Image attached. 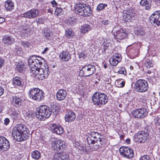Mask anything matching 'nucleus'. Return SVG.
Returning <instances> with one entry per match:
<instances>
[{
  "label": "nucleus",
  "mask_w": 160,
  "mask_h": 160,
  "mask_svg": "<svg viewBox=\"0 0 160 160\" xmlns=\"http://www.w3.org/2000/svg\"><path fill=\"white\" fill-rule=\"evenodd\" d=\"M63 13V10L62 8H57L55 10L54 14L57 16H61Z\"/></svg>",
  "instance_id": "ea45409f"
},
{
  "label": "nucleus",
  "mask_w": 160,
  "mask_h": 160,
  "mask_svg": "<svg viewBox=\"0 0 160 160\" xmlns=\"http://www.w3.org/2000/svg\"><path fill=\"white\" fill-rule=\"evenodd\" d=\"M119 151L122 156L128 159L132 158L134 155L133 150L128 147L122 146L120 148Z\"/></svg>",
  "instance_id": "6e6552de"
},
{
  "label": "nucleus",
  "mask_w": 160,
  "mask_h": 160,
  "mask_svg": "<svg viewBox=\"0 0 160 160\" xmlns=\"http://www.w3.org/2000/svg\"><path fill=\"white\" fill-rule=\"evenodd\" d=\"M21 45L26 48H28L30 44V43L29 42L26 41H21Z\"/></svg>",
  "instance_id": "8fccbe9b"
},
{
  "label": "nucleus",
  "mask_w": 160,
  "mask_h": 160,
  "mask_svg": "<svg viewBox=\"0 0 160 160\" xmlns=\"http://www.w3.org/2000/svg\"><path fill=\"white\" fill-rule=\"evenodd\" d=\"M48 12L51 13H52L53 12V10L51 8H49L48 9Z\"/></svg>",
  "instance_id": "69168bd1"
},
{
  "label": "nucleus",
  "mask_w": 160,
  "mask_h": 160,
  "mask_svg": "<svg viewBox=\"0 0 160 160\" xmlns=\"http://www.w3.org/2000/svg\"><path fill=\"white\" fill-rule=\"evenodd\" d=\"M134 88L138 92H145L148 89V84L145 80L140 79L135 82Z\"/></svg>",
  "instance_id": "423d86ee"
},
{
  "label": "nucleus",
  "mask_w": 160,
  "mask_h": 160,
  "mask_svg": "<svg viewBox=\"0 0 160 160\" xmlns=\"http://www.w3.org/2000/svg\"><path fill=\"white\" fill-rule=\"evenodd\" d=\"M123 18L124 19V20L126 21H128V20H130V19L132 17L131 16L128 14L126 11L124 12L123 13Z\"/></svg>",
  "instance_id": "37998d69"
},
{
  "label": "nucleus",
  "mask_w": 160,
  "mask_h": 160,
  "mask_svg": "<svg viewBox=\"0 0 160 160\" xmlns=\"http://www.w3.org/2000/svg\"><path fill=\"white\" fill-rule=\"evenodd\" d=\"M91 9L89 5L84 3L77 4L75 7L76 13L83 17L89 16L91 13Z\"/></svg>",
  "instance_id": "20e7f679"
},
{
  "label": "nucleus",
  "mask_w": 160,
  "mask_h": 160,
  "mask_svg": "<svg viewBox=\"0 0 160 160\" xmlns=\"http://www.w3.org/2000/svg\"><path fill=\"white\" fill-rule=\"evenodd\" d=\"M71 55L68 52L63 51L61 52L59 57L63 61H67L71 58Z\"/></svg>",
  "instance_id": "b1692460"
},
{
  "label": "nucleus",
  "mask_w": 160,
  "mask_h": 160,
  "mask_svg": "<svg viewBox=\"0 0 160 160\" xmlns=\"http://www.w3.org/2000/svg\"><path fill=\"white\" fill-rule=\"evenodd\" d=\"M150 21L152 24L155 26L160 25V11H156L151 15Z\"/></svg>",
  "instance_id": "9d476101"
},
{
  "label": "nucleus",
  "mask_w": 160,
  "mask_h": 160,
  "mask_svg": "<svg viewBox=\"0 0 160 160\" xmlns=\"http://www.w3.org/2000/svg\"><path fill=\"white\" fill-rule=\"evenodd\" d=\"M59 158L60 160H69V155L66 153H62Z\"/></svg>",
  "instance_id": "c03bdc74"
},
{
  "label": "nucleus",
  "mask_w": 160,
  "mask_h": 160,
  "mask_svg": "<svg viewBox=\"0 0 160 160\" xmlns=\"http://www.w3.org/2000/svg\"><path fill=\"white\" fill-rule=\"evenodd\" d=\"M153 122L156 126H160V118L159 117L155 118Z\"/></svg>",
  "instance_id": "603ef678"
},
{
  "label": "nucleus",
  "mask_w": 160,
  "mask_h": 160,
  "mask_svg": "<svg viewBox=\"0 0 160 160\" xmlns=\"http://www.w3.org/2000/svg\"><path fill=\"white\" fill-rule=\"evenodd\" d=\"M25 69V65L23 64L18 63L16 65V69L18 72H22Z\"/></svg>",
  "instance_id": "a19ab883"
},
{
  "label": "nucleus",
  "mask_w": 160,
  "mask_h": 160,
  "mask_svg": "<svg viewBox=\"0 0 160 160\" xmlns=\"http://www.w3.org/2000/svg\"><path fill=\"white\" fill-rule=\"evenodd\" d=\"M65 32L66 37L68 38H70L71 37L74 35V33L73 32L72 30L70 29L67 28L66 29Z\"/></svg>",
  "instance_id": "4c0bfd02"
},
{
  "label": "nucleus",
  "mask_w": 160,
  "mask_h": 160,
  "mask_svg": "<svg viewBox=\"0 0 160 160\" xmlns=\"http://www.w3.org/2000/svg\"><path fill=\"white\" fill-rule=\"evenodd\" d=\"M44 93L42 92V91H41L38 92V93L35 95L34 97L32 99L35 100L39 101L43 99L44 96L43 94Z\"/></svg>",
  "instance_id": "7c9ffc66"
},
{
  "label": "nucleus",
  "mask_w": 160,
  "mask_h": 160,
  "mask_svg": "<svg viewBox=\"0 0 160 160\" xmlns=\"http://www.w3.org/2000/svg\"><path fill=\"white\" fill-rule=\"evenodd\" d=\"M96 71V66L94 65L88 64L84 66L80 71V73L84 77H88L92 75Z\"/></svg>",
  "instance_id": "0eeeda50"
},
{
  "label": "nucleus",
  "mask_w": 160,
  "mask_h": 160,
  "mask_svg": "<svg viewBox=\"0 0 160 160\" xmlns=\"http://www.w3.org/2000/svg\"><path fill=\"white\" fill-rule=\"evenodd\" d=\"M110 64L113 66H116L120 62L118 60H117L112 57H111L109 60Z\"/></svg>",
  "instance_id": "e433bc0d"
},
{
  "label": "nucleus",
  "mask_w": 160,
  "mask_h": 160,
  "mask_svg": "<svg viewBox=\"0 0 160 160\" xmlns=\"http://www.w3.org/2000/svg\"><path fill=\"white\" fill-rule=\"evenodd\" d=\"M4 92V89L2 87L0 86V96L2 95Z\"/></svg>",
  "instance_id": "13d9d810"
},
{
  "label": "nucleus",
  "mask_w": 160,
  "mask_h": 160,
  "mask_svg": "<svg viewBox=\"0 0 160 160\" xmlns=\"http://www.w3.org/2000/svg\"><path fill=\"white\" fill-rule=\"evenodd\" d=\"M112 57L118 60L119 61H121L122 60V56L121 54L118 53H115L113 54V56Z\"/></svg>",
  "instance_id": "49530a36"
},
{
  "label": "nucleus",
  "mask_w": 160,
  "mask_h": 160,
  "mask_svg": "<svg viewBox=\"0 0 160 160\" xmlns=\"http://www.w3.org/2000/svg\"><path fill=\"white\" fill-rule=\"evenodd\" d=\"M88 136L87 138V142L89 145L91 144L95 143L96 140L101 138H100L101 135L97 132H91L88 134Z\"/></svg>",
  "instance_id": "1a4fd4ad"
},
{
  "label": "nucleus",
  "mask_w": 160,
  "mask_h": 160,
  "mask_svg": "<svg viewBox=\"0 0 160 160\" xmlns=\"http://www.w3.org/2000/svg\"><path fill=\"white\" fill-rule=\"evenodd\" d=\"M29 130L24 124H18L12 130V134L14 139L18 142H22L27 139Z\"/></svg>",
  "instance_id": "f03ea898"
},
{
  "label": "nucleus",
  "mask_w": 160,
  "mask_h": 160,
  "mask_svg": "<svg viewBox=\"0 0 160 160\" xmlns=\"http://www.w3.org/2000/svg\"><path fill=\"white\" fill-rule=\"evenodd\" d=\"M4 6L8 11H11L14 8V4L11 0H8L4 2Z\"/></svg>",
  "instance_id": "412c9836"
},
{
  "label": "nucleus",
  "mask_w": 160,
  "mask_h": 160,
  "mask_svg": "<svg viewBox=\"0 0 160 160\" xmlns=\"http://www.w3.org/2000/svg\"><path fill=\"white\" fill-rule=\"evenodd\" d=\"M135 34L139 36H143L145 34V32L142 28H137L135 31Z\"/></svg>",
  "instance_id": "473e14b6"
},
{
  "label": "nucleus",
  "mask_w": 160,
  "mask_h": 160,
  "mask_svg": "<svg viewBox=\"0 0 160 160\" xmlns=\"http://www.w3.org/2000/svg\"><path fill=\"white\" fill-rule=\"evenodd\" d=\"M125 83V82L122 81L119 84V87L120 88L123 87L124 86Z\"/></svg>",
  "instance_id": "052dcab7"
},
{
  "label": "nucleus",
  "mask_w": 160,
  "mask_h": 160,
  "mask_svg": "<svg viewBox=\"0 0 160 160\" xmlns=\"http://www.w3.org/2000/svg\"><path fill=\"white\" fill-rule=\"evenodd\" d=\"M51 3L52 4L53 7H56L58 6V3L54 0L52 1L51 2Z\"/></svg>",
  "instance_id": "6e6d98bb"
},
{
  "label": "nucleus",
  "mask_w": 160,
  "mask_h": 160,
  "mask_svg": "<svg viewBox=\"0 0 160 160\" xmlns=\"http://www.w3.org/2000/svg\"><path fill=\"white\" fill-rule=\"evenodd\" d=\"M51 130L53 132L59 135L63 134L64 131L62 127L59 125L51 124L50 125Z\"/></svg>",
  "instance_id": "2eb2a0df"
},
{
  "label": "nucleus",
  "mask_w": 160,
  "mask_h": 160,
  "mask_svg": "<svg viewBox=\"0 0 160 160\" xmlns=\"http://www.w3.org/2000/svg\"><path fill=\"white\" fill-rule=\"evenodd\" d=\"M104 140L103 138H100V139L96 140V142L95 143L91 144L92 145L91 146V148L93 150H96L99 149L102 145V141Z\"/></svg>",
  "instance_id": "6ab92c4d"
},
{
  "label": "nucleus",
  "mask_w": 160,
  "mask_h": 160,
  "mask_svg": "<svg viewBox=\"0 0 160 160\" xmlns=\"http://www.w3.org/2000/svg\"><path fill=\"white\" fill-rule=\"evenodd\" d=\"M79 57L80 58H84L87 57V54L84 52H81L78 53Z\"/></svg>",
  "instance_id": "5fc2aeb1"
},
{
  "label": "nucleus",
  "mask_w": 160,
  "mask_h": 160,
  "mask_svg": "<svg viewBox=\"0 0 160 160\" xmlns=\"http://www.w3.org/2000/svg\"><path fill=\"white\" fill-rule=\"evenodd\" d=\"M25 116L27 119L31 120L32 118H33L35 116H36V115L34 113H33L32 112L28 111L26 113Z\"/></svg>",
  "instance_id": "79ce46f5"
},
{
  "label": "nucleus",
  "mask_w": 160,
  "mask_h": 160,
  "mask_svg": "<svg viewBox=\"0 0 160 160\" xmlns=\"http://www.w3.org/2000/svg\"><path fill=\"white\" fill-rule=\"evenodd\" d=\"M39 14V11L35 9H32L30 10L23 14L24 17L29 19H33L37 17Z\"/></svg>",
  "instance_id": "4468645a"
},
{
  "label": "nucleus",
  "mask_w": 160,
  "mask_h": 160,
  "mask_svg": "<svg viewBox=\"0 0 160 160\" xmlns=\"http://www.w3.org/2000/svg\"><path fill=\"white\" fill-rule=\"evenodd\" d=\"M41 90L38 88H33L31 89L30 90L29 92V95L30 98H32V99L36 95L40 92Z\"/></svg>",
  "instance_id": "393cba45"
},
{
  "label": "nucleus",
  "mask_w": 160,
  "mask_h": 160,
  "mask_svg": "<svg viewBox=\"0 0 160 160\" xmlns=\"http://www.w3.org/2000/svg\"><path fill=\"white\" fill-rule=\"evenodd\" d=\"M2 41L6 46H8L13 43L14 40L11 36L5 35L2 37Z\"/></svg>",
  "instance_id": "a211bd4d"
},
{
  "label": "nucleus",
  "mask_w": 160,
  "mask_h": 160,
  "mask_svg": "<svg viewBox=\"0 0 160 160\" xmlns=\"http://www.w3.org/2000/svg\"><path fill=\"white\" fill-rule=\"evenodd\" d=\"M37 57L35 55H32L30 57L28 60V63L30 67L31 68H36V58Z\"/></svg>",
  "instance_id": "5701e85b"
},
{
  "label": "nucleus",
  "mask_w": 160,
  "mask_h": 160,
  "mask_svg": "<svg viewBox=\"0 0 160 160\" xmlns=\"http://www.w3.org/2000/svg\"><path fill=\"white\" fill-rule=\"evenodd\" d=\"M151 0H141L140 4L143 7H145V8L147 10L150 9L151 7Z\"/></svg>",
  "instance_id": "4be33fe9"
},
{
  "label": "nucleus",
  "mask_w": 160,
  "mask_h": 160,
  "mask_svg": "<svg viewBox=\"0 0 160 160\" xmlns=\"http://www.w3.org/2000/svg\"><path fill=\"white\" fill-rule=\"evenodd\" d=\"M51 113L49 107L47 106L42 105L39 108V110L36 113V117L39 120H44L50 116Z\"/></svg>",
  "instance_id": "39448f33"
},
{
  "label": "nucleus",
  "mask_w": 160,
  "mask_h": 160,
  "mask_svg": "<svg viewBox=\"0 0 160 160\" xmlns=\"http://www.w3.org/2000/svg\"><path fill=\"white\" fill-rule=\"evenodd\" d=\"M107 6V4L100 3L97 6V9L98 11L103 9L105 7Z\"/></svg>",
  "instance_id": "a18cd8bd"
},
{
  "label": "nucleus",
  "mask_w": 160,
  "mask_h": 160,
  "mask_svg": "<svg viewBox=\"0 0 160 160\" xmlns=\"http://www.w3.org/2000/svg\"><path fill=\"white\" fill-rule=\"evenodd\" d=\"M36 58V68H31V72L36 75L40 80H43L47 78L49 74L48 68L47 64L44 63L42 65V61H43L42 58L37 57Z\"/></svg>",
  "instance_id": "f257e3e1"
},
{
  "label": "nucleus",
  "mask_w": 160,
  "mask_h": 160,
  "mask_svg": "<svg viewBox=\"0 0 160 160\" xmlns=\"http://www.w3.org/2000/svg\"><path fill=\"white\" fill-rule=\"evenodd\" d=\"M108 46L107 44H104V50H106L108 48Z\"/></svg>",
  "instance_id": "e2e57ef3"
},
{
  "label": "nucleus",
  "mask_w": 160,
  "mask_h": 160,
  "mask_svg": "<svg viewBox=\"0 0 160 160\" xmlns=\"http://www.w3.org/2000/svg\"><path fill=\"white\" fill-rule=\"evenodd\" d=\"M130 142V140L129 139H127L126 140V142L127 143H129Z\"/></svg>",
  "instance_id": "338daca9"
},
{
  "label": "nucleus",
  "mask_w": 160,
  "mask_h": 160,
  "mask_svg": "<svg viewBox=\"0 0 160 160\" xmlns=\"http://www.w3.org/2000/svg\"><path fill=\"white\" fill-rule=\"evenodd\" d=\"M10 147L8 141L3 137H0V150L6 151Z\"/></svg>",
  "instance_id": "f8f14e48"
},
{
  "label": "nucleus",
  "mask_w": 160,
  "mask_h": 160,
  "mask_svg": "<svg viewBox=\"0 0 160 160\" xmlns=\"http://www.w3.org/2000/svg\"><path fill=\"white\" fill-rule=\"evenodd\" d=\"M146 65L147 67L149 68L152 67L153 66V63L152 61L148 60L146 61Z\"/></svg>",
  "instance_id": "864d4df0"
},
{
  "label": "nucleus",
  "mask_w": 160,
  "mask_h": 160,
  "mask_svg": "<svg viewBox=\"0 0 160 160\" xmlns=\"http://www.w3.org/2000/svg\"><path fill=\"white\" fill-rule=\"evenodd\" d=\"M23 83L22 79L21 78L18 77H15L13 78L12 84L14 86H22Z\"/></svg>",
  "instance_id": "a878e982"
},
{
  "label": "nucleus",
  "mask_w": 160,
  "mask_h": 160,
  "mask_svg": "<svg viewBox=\"0 0 160 160\" xmlns=\"http://www.w3.org/2000/svg\"><path fill=\"white\" fill-rule=\"evenodd\" d=\"M59 144L58 147V150H65L67 148V146L65 144V142L64 141L62 140L61 139H59Z\"/></svg>",
  "instance_id": "72a5a7b5"
},
{
  "label": "nucleus",
  "mask_w": 160,
  "mask_h": 160,
  "mask_svg": "<svg viewBox=\"0 0 160 160\" xmlns=\"http://www.w3.org/2000/svg\"><path fill=\"white\" fill-rule=\"evenodd\" d=\"M4 60L0 57V68H1L4 63Z\"/></svg>",
  "instance_id": "bf43d9fd"
},
{
  "label": "nucleus",
  "mask_w": 160,
  "mask_h": 160,
  "mask_svg": "<svg viewBox=\"0 0 160 160\" xmlns=\"http://www.w3.org/2000/svg\"><path fill=\"white\" fill-rule=\"evenodd\" d=\"M148 113L147 110L144 108L135 109L131 112L132 115L135 118H143Z\"/></svg>",
  "instance_id": "9b49d317"
},
{
  "label": "nucleus",
  "mask_w": 160,
  "mask_h": 160,
  "mask_svg": "<svg viewBox=\"0 0 160 160\" xmlns=\"http://www.w3.org/2000/svg\"><path fill=\"white\" fill-rule=\"evenodd\" d=\"M92 100L94 105L101 107L108 102V96L106 94L96 92L94 93L92 97Z\"/></svg>",
  "instance_id": "7ed1b4c3"
},
{
  "label": "nucleus",
  "mask_w": 160,
  "mask_h": 160,
  "mask_svg": "<svg viewBox=\"0 0 160 160\" xmlns=\"http://www.w3.org/2000/svg\"><path fill=\"white\" fill-rule=\"evenodd\" d=\"M60 142L59 139H56L52 141L51 143L52 148L53 150L58 151V147L59 142Z\"/></svg>",
  "instance_id": "c85d7f7f"
},
{
  "label": "nucleus",
  "mask_w": 160,
  "mask_h": 160,
  "mask_svg": "<svg viewBox=\"0 0 160 160\" xmlns=\"http://www.w3.org/2000/svg\"><path fill=\"white\" fill-rule=\"evenodd\" d=\"M13 104H14L15 105L19 106L21 104V100L20 98L17 96H13L11 100Z\"/></svg>",
  "instance_id": "c756f323"
},
{
  "label": "nucleus",
  "mask_w": 160,
  "mask_h": 160,
  "mask_svg": "<svg viewBox=\"0 0 160 160\" xmlns=\"http://www.w3.org/2000/svg\"><path fill=\"white\" fill-rule=\"evenodd\" d=\"M76 118L74 112L72 111H69L66 112L65 116V120L66 122H70L74 121Z\"/></svg>",
  "instance_id": "f3484780"
},
{
  "label": "nucleus",
  "mask_w": 160,
  "mask_h": 160,
  "mask_svg": "<svg viewBox=\"0 0 160 160\" xmlns=\"http://www.w3.org/2000/svg\"><path fill=\"white\" fill-rule=\"evenodd\" d=\"M32 158L35 160H38L41 158V154L38 150H35L31 153Z\"/></svg>",
  "instance_id": "cd10ccee"
},
{
  "label": "nucleus",
  "mask_w": 160,
  "mask_h": 160,
  "mask_svg": "<svg viewBox=\"0 0 160 160\" xmlns=\"http://www.w3.org/2000/svg\"><path fill=\"white\" fill-rule=\"evenodd\" d=\"M126 11L132 18L134 17L135 11L133 9H128Z\"/></svg>",
  "instance_id": "09e8293b"
},
{
  "label": "nucleus",
  "mask_w": 160,
  "mask_h": 160,
  "mask_svg": "<svg viewBox=\"0 0 160 160\" xmlns=\"http://www.w3.org/2000/svg\"><path fill=\"white\" fill-rule=\"evenodd\" d=\"M114 36L115 38L117 39L122 40L126 37L127 34L125 30L121 28L114 33Z\"/></svg>",
  "instance_id": "dca6fc26"
},
{
  "label": "nucleus",
  "mask_w": 160,
  "mask_h": 160,
  "mask_svg": "<svg viewBox=\"0 0 160 160\" xmlns=\"http://www.w3.org/2000/svg\"><path fill=\"white\" fill-rule=\"evenodd\" d=\"M139 160H150L149 156L147 155H144L140 157Z\"/></svg>",
  "instance_id": "3c124183"
},
{
  "label": "nucleus",
  "mask_w": 160,
  "mask_h": 160,
  "mask_svg": "<svg viewBox=\"0 0 160 160\" xmlns=\"http://www.w3.org/2000/svg\"><path fill=\"white\" fill-rule=\"evenodd\" d=\"M10 122L9 119L8 118H6L4 120V124L7 125H8Z\"/></svg>",
  "instance_id": "4d7b16f0"
},
{
  "label": "nucleus",
  "mask_w": 160,
  "mask_h": 160,
  "mask_svg": "<svg viewBox=\"0 0 160 160\" xmlns=\"http://www.w3.org/2000/svg\"><path fill=\"white\" fill-rule=\"evenodd\" d=\"M148 136V133L142 131L138 132L134 135V138L140 143L144 142Z\"/></svg>",
  "instance_id": "ddd939ff"
},
{
  "label": "nucleus",
  "mask_w": 160,
  "mask_h": 160,
  "mask_svg": "<svg viewBox=\"0 0 160 160\" xmlns=\"http://www.w3.org/2000/svg\"><path fill=\"white\" fill-rule=\"evenodd\" d=\"M43 35L47 39H48L51 36V33L49 29H44L43 31Z\"/></svg>",
  "instance_id": "c9c22d12"
},
{
  "label": "nucleus",
  "mask_w": 160,
  "mask_h": 160,
  "mask_svg": "<svg viewBox=\"0 0 160 160\" xmlns=\"http://www.w3.org/2000/svg\"><path fill=\"white\" fill-rule=\"evenodd\" d=\"M118 72L121 74H123L126 75L127 74L125 68L124 67H122L119 69Z\"/></svg>",
  "instance_id": "de8ad7c7"
},
{
  "label": "nucleus",
  "mask_w": 160,
  "mask_h": 160,
  "mask_svg": "<svg viewBox=\"0 0 160 160\" xmlns=\"http://www.w3.org/2000/svg\"><path fill=\"white\" fill-rule=\"evenodd\" d=\"M76 22V20L75 19L73 18H69L68 19L66 20V23L69 26H74Z\"/></svg>",
  "instance_id": "f704fd0d"
},
{
  "label": "nucleus",
  "mask_w": 160,
  "mask_h": 160,
  "mask_svg": "<svg viewBox=\"0 0 160 160\" xmlns=\"http://www.w3.org/2000/svg\"><path fill=\"white\" fill-rule=\"evenodd\" d=\"M67 95V92L65 90L63 89L59 90L56 94L57 98L59 100H64Z\"/></svg>",
  "instance_id": "aec40b11"
},
{
  "label": "nucleus",
  "mask_w": 160,
  "mask_h": 160,
  "mask_svg": "<svg viewBox=\"0 0 160 160\" xmlns=\"http://www.w3.org/2000/svg\"><path fill=\"white\" fill-rule=\"evenodd\" d=\"M109 22V21L108 20H106L105 21H103V24L104 25L108 24Z\"/></svg>",
  "instance_id": "0e129e2a"
},
{
  "label": "nucleus",
  "mask_w": 160,
  "mask_h": 160,
  "mask_svg": "<svg viewBox=\"0 0 160 160\" xmlns=\"http://www.w3.org/2000/svg\"><path fill=\"white\" fill-rule=\"evenodd\" d=\"M5 19L2 17H0V23H2L5 21Z\"/></svg>",
  "instance_id": "680f3d73"
},
{
  "label": "nucleus",
  "mask_w": 160,
  "mask_h": 160,
  "mask_svg": "<svg viewBox=\"0 0 160 160\" xmlns=\"http://www.w3.org/2000/svg\"><path fill=\"white\" fill-rule=\"evenodd\" d=\"M19 30L20 34L22 36L25 35L26 33L30 31V29L28 28V26H23L20 27Z\"/></svg>",
  "instance_id": "bb28decb"
},
{
  "label": "nucleus",
  "mask_w": 160,
  "mask_h": 160,
  "mask_svg": "<svg viewBox=\"0 0 160 160\" xmlns=\"http://www.w3.org/2000/svg\"><path fill=\"white\" fill-rule=\"evenodd\" d=\"M36 20L38 24V23L40 24L41 23L40 22V20L39 18H38V19H36Z\"/></svg>",
  "instance_id": "774afa93"
},
{
  "label": "nucleus",
  "mask_w": 160,
  "mask_h": 160,
  "mask_svg": "<svg viewBox=\"0 0 160 160\" xmlns=\"http://www.w3.org/2000/svg\"><path fill=\"white\" fill-rule=\"evenodd\" d=\"M91 29V27L90 25L85 24L81 27V32L82 33H85L90 31Z\"/></svg>",
  "instance_id": "2f4dec72"
},
{
  "label": "nucleus",
  "mask_w": 160,
  "mask_h": 160,
  "mask_svg": "<svg viewBox=\"0 0 160 160\" xmlns=\"http://www.w3.org/2000/svg\"><path fill=\"white\" fill-rule=\"evenodd\" d=\"M53 157V160H60L59 158H60L61 155H62V153H59L58 151H54L52 152Z\"/></svg>",
  "instance_id": "58836bf2"
}]
</instances>
